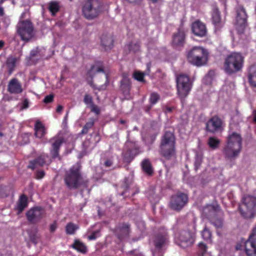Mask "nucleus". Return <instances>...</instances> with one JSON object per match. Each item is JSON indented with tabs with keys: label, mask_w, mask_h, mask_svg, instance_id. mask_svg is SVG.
Returning <instances> with one entry per match:
<instances>
[{
	"label": "nucleus",
	"mask_w": 256,
	"mask_h": 256,
	"mask_svg": "<svg viewBox=\"0 0 256 256\" xmlns=\"http://www.w3.org/2000/svg\"><path fill=\"white\" fill-rule=\"evenodd\" d=\"M71 247L78 252L84 254L88 252L87 246L79 240H75Z\"/></svg>",
	"instance_id": "obj_29"
},
{
	"label": "nucleus",
	"mask_w": 256,
	"mask_h": 256,
	"mask_svg": "<svg viewBox=\"0 0 256 256\" xmlns=\"http://www.w3.org/2000/svg\"><path fill=\"white\" fill-rule=\"evenodd\" d=\"M44 210L40 206H34L30 208L26 214L27 220L32 224H36L42 218Z\"/></svg>",
	"instance_id": "obj_14"
},
{
	"label": "nucleus",
	"mask_w": 256,
	"mask_h": 256,
	"mask_svg": "<svg viewBox=\"0 0 256 256\" xmlns=\"http://www.w3.org/2000/svg\"><path fill=\"white\" fill-rule=\"evenodd\" d=\"M132 183V180L129 178H125L122 184V188L126 190L129 188L130 184Z\"/></svg>",
	"instance_id": "obj_44"
},
{
	"label": "nucleus",
	"mask_w": 256,
	"mask_h": 256,
	"mask_svg": "<svg viewBox=\"0 0 256 256\" xmlns=\"http://www.w3.org/2000/svg\"><path fill=\"white\" fill-rule=\"evenodd\" d=\"M177 94L181 100H184L189 94L192 88L190 77L184 74H180L176 79Z\"/></svg>",
	"instance_id": "obj_8"
},
{
	"label": "nucleus",
	"mask_w": 256,
	"mask_h": 256,
	"mask_svg": "<svg viewBox=\"0 0 256 256\" xmlns=\"http://www.w3.org/2000/svg\"><path fill=\"white\" fill-rule=\"evenodd\" d=\"M98 231L93 232L90 236H88L89 240H95L97 238V234L98 233Z\"/></svg>",
	"instance_id": "obj_50"
},
{
	"label": "nucleus",
	"mask_w": 256,
	"mask_h": 256,
	"mask_svg": "<svg viewBox=\"0 0 256 256\" xmlns=\"http://www.w3.org/2000/svg\"><path fill=\"white\" fill-rule=\"evenodd\" d=\"M154 106V105L151 104L150 103V104H148V105H147V106H144V109L145 112H146L148 113V112H150V110L152 109V106Z\"/></svg>",
	"instance_id": "obj_55"
},
{
	"label": "nucleus",
	"mask_w": 256,
	"mask_h": 256,
	"mask_svg": "<svg viewBox=\"0 0 256 256\" xmlns=\"http://www.w3.org/2000/svg\"><path fill=\"white\" fill-rule=\"evenodd\" d=\"M60 6L59 2L57 1H51L48 4V10L51 13L52 16H54L60 10Z\"/></svg>",
	"instance_id": "obj_34"
},
{
	"label": "nucleus",
	"mask_w": 256,
	"mask_h": 256,
	"mask_svg": "<svg viewBox=\"0 0 256 256\" xmlns=\"http://www.w3.org/2000/svg\"><path fill=\"white\" fill-rule=\"evenodd\" d=\"M188 196L186 194L178 192L172 196L169 202V208L174 210L180 212L188 202Z\"/></svg>",
	"instance_id": "obj_12"
},
{
	"label": "nucleus",
	"mask_w": 256,
	"mask_h": 256,
	"mask_svg": "<svg viewBox=\"0 0 256 256\" xmlns=\"http://www.w3.org/2000/svg\"><path fill=\"white\" fill-rule=\"evenodd\" d=\"M159 154L165 160H172L176 158V138L174 133L166 131L160 138Z\"/></svg>",
	"instance_id": "obj_1"
},
{
	"label": "nucleus",
	"mask_w": 256,
	"mask_h": 256,
	"mask_svg": "<svg viewBox=\"0 0 256 256\" xmlns=\"http://www.w3.org/2000/svg\"><path fill=\"white\" fill-rule=\"evenodd\" d=\"M4 42L2 40H0V50L4 46Z\"/></svg>",
	"instance_id": "obj_64"
},
{
	"label": "nucleus",
	"mask_w": 256,
	"mask_h": 256,
	"mask_svg": "<svg viewBox=\"0 0 256 256\" xmlns=\"http://www.w3.org/2000/svg\"><path fill=\"white\" fill-rule=\"evenodd\" d=\"M63 109V106L61 105H58L56 108V112H60Z\"/></svg>",
	"instance_id": "obj_60"
},
{
	"label": "nucleus",
	"mask_w": 256,
	"mask_h": 256,
	"mask_svg": "<svg viewBox=\"0 0 256 256\" xmlns=\"http://www.w3.org/2000/svg\"><path fill=\"white\" fill-rule=\"evenodd\" d=\"M112 161L111 160H106L104 162V166L106 167H110L112 165Z\"/></svg>",
	"instance_id": "obj_54"
},
{
	"label": "nucleus",
	"mask_w": 256,
	"mask_h": 256,
	"mask_svg": "<svg viewBox=\"0 0 256 256\" xmlns=\"http://www.w3.org/2000/svg\"><path fill=\"white\" fill-rule=\"evenodd\" d=\"M28 106H29L28 100L27 98H25L22 102V106L21 107V109L22 110L26 109V108H28Z\"/></svg>",
	"instance_id": "obj_51"
},
{
	"label": "nucleus",
	"mask_w": 256,
	"mask_h": 256,
	"mask_svg": "<svg viewBox=\"0 0 256 256\" xmlns=\"http://www.w3.org/2000/svg\"><path fill=\"white\" fill-rule=\"evenodd\" d=\"M7 90L11 94H21L23 92V88L18 79L12 78L8 83Z\"/></svg>",
	"instance_id": "obj_21"
},
{
	"label": "nucleus",
	"mask_w": 256,
	"mask_h": 256,
	"mask_svg": "<svg viewBox=\"0 0 256 256\" xmlns=\"http://www.w3.org/2000/svg\"><path fill=\"white\" fill-rule=\"evenodd\" d=\"M4 14V8L2 7H0V16H2Z\"/></svg>",
	"instance_id": "obj_63"
},
{
	"label": "nucleus",
	"mask_w": 256,
	"mask_h": 256,
	"mask_svg": "<svg viewBox=\"0 0 256 256\" xmlns=\"http://www.w3.org/2000/svg\"><path fill=\"white\" fill-rule=\"evenodd\" d=\"M16 58L14 57H9L6 60V66L8 74H11L16 66Z\"/></svg>",
	"instance_id": "obj_35"
},
{
	"label": "nucleus",
	"mask_w": 256,
	"mask_h": 256,
	"mask_svg": "<svg viewBox=\"0 0 256 256\" xmlns=\"http://www.w3.org/2000/svg\"><path fill=\"white\" fill-rule=\"evenodd\" d=\"M48 158L47 154L42 153L34 160H30L28 168L34 170L38 166H42L46 164V159Z\"/></svg>",
	"instance_id": "obj_23"
},
{
	"label": "nucleus",
	"mask_w": 256,
	"mask_h": 256,
	"mask_svg": "<svg viewBox=\"0 0 256 256\" xmlns=\"http://www.w3.org/2000/svg\"><path fill=\"white\" fill-rule=\"evenodd\" d=\"M3 22L6 25H8L10 24V19L8 17L4 16L3 18Z\"/></svg>",
	"instance_id": "obj_56"
},
{
	"label": "nucleus",
	"mask_w": 256,
	"mask_h": 256,
	"mask_svg": "<svg viewBox=\"0 0 256 256\" xmlns=\"http://www.w3.org/2000/svg\"><path fill=\"white\" fill-rule=\"evenodd\" d=\"M244 250L248 256L256 255V226L253 228L248 239L244 242Z\"/></svg>",
	"instance_id": "obj_13"
},
{
	"label": "nucleus",
	"mask_w": 256,
	"mask_h": 256,
	"mask_svg": "<svg viewBox=\"0 0 256 256\" xmlns=\"http://www.w3.org/2000/svg\"><path fill=\"white\" fill-rule=\"evenodd\" d=\"M242 148V138L240 134L233 132L228 136L223 152L226 158L232 160L238 156Z\"/></svg>",
	"instance_id": "obj_4"
},
{
	"label": "nucleus",
	"mask_w": 256,
	"mask_h": 256,
	"mask_svg": "<svg viewBox=\"0 0 256 256\" xmlns=\"http://www.w3.org/2000/svg\"><path fill=\"white\" fill-rule=\"evenodd\" d=\"M242 245L240 244H238L236 245V250H241L242 248Z\"/></svg>",
	"instance_id": "obj_61"
},
{
	"label": "nucleus",
	"mask_w": 256,
	"mask_h": 256,
	"mask_svg": "<svg viewBox=\"0 0 256 256\" xmlns=\"http://www.w3.org/2000/svg\"><path fill=\"white\" fill-rule=\"evenodd\" d=\"M176 243L182 248L191 246L194 242V238L191 232L182 230L176 238Z\"/></svg>",
	"instance_id": "obj_15"
},
{
	"label": "nucleus",
	"mask_w": 256,
	"mask_h": 256,
	"mask_svg": "<svg viewBox=\"0 0 256 256\" xmlns=\"http://www.w3.org/2000/svg\"><path fill=\"white\" fill-rule=\"evenodd\" d=\"M140 42L138 41L130 42L128 45V48L129 51L134 53H136L140 52Z\"/></svg>",
	"instance_id": "obj_37"
},
{
	"label": "nucleus",
	"mask_w": 256,
	"mask_h": 256,
	"mask_svg": "<svg viewBox=\"0 0 256 256\" xmlns=\"http://www.w3.org/2000/svg\"><path fill=\"white\" fill-rule=\"evenodd\" d=\"M45 172L44 170H38L36 172V178L40 180L44 177Z\"/></svg>",
	"instance_id": "obj_47"
},
{
	"label": "nucleus",
	"mask_w": 256,
	"mask_h": 256,
	"mask_svg": "<svg viewBox=\"0 0 256 256\" xmlns=\"http://www.w3.org/2000/svg\"><path fill=\"white\" fill-rule=\"evenodd\" d=\"M202 163V160L200 159H196L194 162V166L195 169L197 170L200 166Z\"/></svg>",
	"instance_id": "obj_53"
},
{
	"label": "nucleus",
	"mask_w": 256,
	"mask_h": 256,
	"mask_svg": "<svg viewBox=\"0 0 256 256\" xmlns=\"http://www.w3.org/2000/svg\"><path fill=\"white\" fill-rule=\"evenodd\" d=\"M222 129V121L218 116H212L206 123V130L208 132L214 134Z\"/></svg>",
	"instance_id": "obj_17"
},
{
	"label": "nucleus",
	"mask_w": 256,
	"mask_h": 256,
	"mask_svg": "<svg viewBox=\"0 0 256 256\" xmlns=\"http://www.w3.org/2000/svg\"><path fill=\"white\" fill-rule=\"evenodd\" d=\"M94 122L95 121L94 118H90V120L86 122L84 126L90 130L93 126Z\"/></svg>",
	"instance_id": "obj_48"
},
{
	"label": "nucleus",
	"mask_w": 256,
	"mask_h": 256,
	"mask_svg": "<svg viewBox=\"0 0 256 256\" xmlns=\"http://www.w3.org/2000/svg\"><path fill=\"white\" fill-rule=\"evenodd\" d=\"M103 7L104 3L100 0H85L82 3V14L86 19L92 20L99 16Z\"/></svg>",
	"instance_id": "obj_6"
},
{
	"label": "nucleus",
	"mask_w": 256,
	"mask_h": 256,
	"mask_svg": "<svg viewBox=\"0 0 256 256\" xmlns=\"http://www.w3.org/2000/svg\"><path fill=\"white\" fill-rule=\"evenodd\" d=\"M28 202L26 196L22 194L20 196L17 204L16 209L19 213L22 212L28 206Z\"/></svg>",
	"instance_id": "obj_32"
},
{
	"label": "nucleus",
	"mask_w": 256,
	"mask_h": 256,
	"mask_svg": "<svg viewBox=\"0 0 256 256\" xmlns=\"http://www.w3.org/2000/svg\"><path fill=\"white\" fill-rule=\"evenodd\" d=\"M238 208L244 218H253L256 216V198L252 196H244Z\"/></svg>",
	"instance_id": "obj_7"
},
{
	"label": "nucleus",
	"mask_w": 256,
	"mask_h": 256,
	"mask_svg": "<svg viewBox=\"0 0 256 256\" xmlns=\"http://www.w3.org/2000/svg\"><path fill=\"white\" fill-rule=\"evenodd\" d=\"M24 138V144H27L30 142L29 134H24L22 135Z\"/></svg>",
	"instance_id": "obj_52"
},
{
	"label": "nucleus",
	"mask_w": 256,
	"mask_h": 256,
	"mask_svg": "<svg viewBox=\"0 0 256 256\" xmlns=\"http://www.w3.org/2000/svg\"><path fill=\"white\" fill-rule=\"evenodd\" d=\"M30 240L34 243H36V235L35 234H29Z\"/></svg>",
	"instance_id": "obj_57"
},
{
	"label": "nucleus",
	"mask_w": 256,
	"mask_h": 256,
	"mask_svg": "<svg viewBox=\"0 0 256 256\" xmlns=\"http://www.w3.org/2000/svg\"><path fill=\"white\" fill-rule=\"evenodd\" d=\"M200 250L199 254L200 256H204L207 250V246L203 242H200L198 244Z\"/></svg>",
	"instance_id": "obj_42"
},
{
	"label": "nucleus",
	"mask_w": 256,
	"mask_h": 256,
	"mask_svg": "<svg viewBox=\"0 0 256 256\" xmlns=\"http://www.w3.org/2000/svg\"><path fill=\"white\" fill-rule=\"evenodd\" d=\"M186 33L183 26H180L177 32L174 33L172 36V44L176 48L183 47L186 42Z\"/></svg>",
	"instance_id": "obj_16"
},
{
	"label": "nucleus",
	"mask_w": 256,
	"mask_h": 256,
	"mask_svg": "<svg viewBox=\"0 0 256 256\" xmlns=\"http://www.w3.org/2000/svg\"><path fill=\"white\" fill-rule=\"evenodd\" d=\"M64 182L70 190H76L82 186L88 188V180H84L80 166H73L65 172Z\"/></svg>",
	"instance_id": "obj_2"
},
{
	"label": "nucleus",
	"mask_w": 256,
	"mask_h": 256,
	"mask_svg": "<svg viewBox=\"0 0 256 256\" xmlns=\"http://www.w3.org/2000/svg\"><path fill=\"white\" fill-rule=\"evenodd\" d=\"M98 72H104V68L102 62H96L95 64L91 66L90 69L88 72V74L92 77L93 74Z\"/></svg>",
	"instance_id": "obj_31"
},
{
	"label": "nucleus",
	"mask_w": 256,
	"mask_h": 256,
	"mask_svg": "<svg viewBox=\"0 0 256 256\" xmlns=\"http://www.w3.org/2000/svg\"><path fill=\"white\" fill-rule=\"evenodd\" d=\"M117 237L122 240L124 238H128L130 229V225L128 223H122L119 224L116 229Z\"/></svg>",
	"instance_id": "obj_24"
},
{
	"label": "nucleus",
	"mask_w": 256,
	"mask_h": 256,
	"mask_svg": "<svg viewBox=\"0 0 256 256\" xmlns=\"http://www.w3.org/2000/svg\"><path fill=\"white\" fill-rule=\"evenodd\" d=\"M89 130V129H88V128H86L84 126L83 127L82 131H81V134H86L88 132Z\"/></svg>",
	"instance_id": "obj_59"
},
{
	"label": "nucleus",
	"mask_w": 256,
	"mask_h": 256,
	"mask_svg": "<svg viewBox=\"0 0 256 256\" xmlns=\"http://www.w3.org/2000/svg\"><path fill=\"white\" fill-rule=\"evenodd\" d=\"M168 230L164 227L158 228V232L153 236L152 242L154 246L152 251L153 256H163L166 246L170 242Z\"/></svg>",
	"instance_id": "obj_5"
},
{
	"label": "nucleus",
	"mask_w": 256,
	"mask_h": 256,
	"mask_svg": "<svg viewBox=\"0 0 256 256\" xmlns=\"http://www.w3.org/2000/svg\"><path fill=\"white\" fill-rule=\"evenodd\" d=\"M144 74L140 72H135L133 74L134 78L138 82H144Z\"/></svg>",
	"instance_id": "obj_41"
},
{
	"label": "nucleus",
	"mask_w": 256,
	"mask_h": 256,
	"mask_svg": "<svg viewBox=\"0 0 256 256\" xmlns=\"http://www.w3.org/2000/svg\"><path fill=\"white\" fill-rule=\"evenodd\" d=\"M220 140L214 136H210L208 138V144L212 150L218 148L220 144Z\"/></svg>",
	"instance_id": "obj_36"
},
{
	"label": "nucleus",
	"mask_w": 256,
	"mask_h": 256,
	"mask_svg": "<svg viewBox=\"0 0 256 256\" xmlns=\"http://www.w3.org/2000/svg\"><path fill=\"white\" fill-rule=\"evenodd\" d=\"M244 58L240 52H234L224 58L223 70L228 76L241 72L244 66Z\"/></svg>",
	"instance_id": "obj_3"
},
{
	"label": "nucleus",
	"mask_w": 256,
	"mask_h": 256,
	"mask_svg": "<svg viewBox=\"0 0 256 256\" xmlns=\"http://www.w3.org/2000/svg\"><path fill=\"white\" fill-rule=\"evenodd\" d=\"M212 20L215 28V31H220L224 26L222 21L220 12L218 8H214L212 12Z\"/></svg>",
	"instance_id": "obj_22"
},
{
	"label": "nucleus",
	"mask_w": 256,
	"mask_h": 256,
	"mask_svg": "<svg viewBox=\"0 0 256 256\" xmlns=\"http://www.w3.org/2000/svg\"><path fill=\"white\" fill-rule=\"evenodd\" d=\"M114 39L110 35L102 34L101 37V46L105 50H110L113 46Z\"/></svg>",
	"instance_id": "obj_26"
},
{
	"label": "nucleus",
	"mask_w": 256,
	"mask_h": 256,
	"mask_svg": "<svg viewBox=\"0 0 256 256\" xmlns=\"http://www.w3.org/2000/svg\"><path fill=\"white\" fill-rule=\"evenodd\" d=\"M160 96L158 93L156 92H152L149 98V102L154 106L160 100Z\"/></svg>",
	"instance_id": "obj_39"
},
{
	"label": "nucleus",
	"mask_w": 256,
	"mask_h": 256,
	"mask_svg": "<svg viewBox=\"0 0 256 256\" xmlns=\"http://www.w3.org/2000/svg\"><path fill=\"white\" fill-rule=\"evenodd\" d=\"M208 53L201 47H194L188 54V61L194 65L201 66L208 61Z\"/></svg>",
	"instance_id": "obj_9"
},
{
	"label": "nucleus",
	"mask_w": 256,
	"mask_h": 256,
	"mask_svg": "<svg viewBox=\"0 0 256 256\" xmlns=\"http://www.w3.org/2000/svg\"><path fill=\"white\" fill-rule=\"evenodd\" d=\"M34 27L30 20H20L17 25V32L21 39L28 41L34 36Z\"/></svg>",
	"instance_id": "obj_11"
},
{
	"label": "nucleus",
	"mask_w": 256,
	"mask_h": 256,
	"mask_svg": "<svg viewBox=\"0 0 256 256\" xmlns=\"http://www.w3.org/2000/svg\"><path fill=\"white\" fill-rule=\"evenodd\" d=\"M218 208L214 205L208 204L204 207L202 211L203 216L217 228H221L223 224L222 218L218 216Z\"/></svg>",
	"instance_id": "obj_10"
},
{
	"label": "nucleus",
	"mask_w": 256,
	"mask_h": 256,
	"mask_svg": "<svg viewBox=\"0 0 256 256\" xmlns=\"http://www.w3.org/2000/svg\"><path fill=\"white\" fill-rule=\"evenodd\" d=\"M140 152V148L136 146L124 150L122 154L123 162L128 164H130Z\"/></svg>",
	"instance_id": "obj_19"
},
{
	"label": "nucleus",
	"mask_w": 256,
	"mask_h": 256,
	"mask_svg": "<svg viewBox=\"0 0 256 256\" xmlns=\"http://www.w3.org/2000/svg\"><path fill=\"white\" fill-rule=\"evenodd\" d=\"M120 89L125 96H128L131 88L130 80L127 77H124L120 82Z\"/></svg>",
	"instance_id": "obj_27"
},
{
	"label": "nucleus",
	"mask_w": 256,
	"mask_h": 256,
	"mask_svg": "<svg viewBox=\"0 0 256 256\" xmlns=\"http://www.w3.org/2000/svg\"><path fill=\"white\" fill-rule=\"evenodd\" d=\"M202 238L206 240H211L212 233L210 230L206 226L202 232Z\"/></svg>",
	"instance_id": "obj_40"
},
{
	"label": "nucleus",
	"mask_w": 256,
	"mask_h": 256,
	"mask_svg": "<svg viewBox=\"0 0 256 256\" xmlns=\"http://www.w3.org/2000/svg\"><path fill=\"white\" fill-rule=\"evenodd\" d=\"M58 227L57 223L56 221H54L52 224L50 226V232H54Z\"/></svg>",
	"instance_id": "obj_49"
},
{
	"label": "nucleus",
	"mask_w": 256,
	"mask_h": 256,
	"mask_svg": "<svg viewBox=\"0 0 256 256\" xmlns=\"http://www.w3.org/2000/svg\"><path fill=\"white\" fill-rule=\"evenodd\" d=\"M46 134V130L44 125L39 120L37 121L34 124V136L36 137L41 138Z\"/></svg>",
	"instance_id": "obj_30"
},
{
	"label": "nucleus",
	"mask_w": 256,
	"mask_h": 256,
	"mask_svg": "<svg viewBox=\"0 0 256 256\" xmlns=\"http://www.w3.org/2000/svg\"><path fill=\"white\" fill-rule=\"evenodd\" d=\"M84 102L86 104L87 106L90 105V106L94 104L92 96L88 94L84 95Z\"/></svg>",
	"instance_id": "obj_43"
},
{
	"label": "nucleus",
	"mask_w": 256,
	"mask_h": 256,
	"mask_svg": "<svg viewBox=\"0 0 256 256\" xmlns=\"http://www.w3.org/2000/svg\"><path fill=\"white\" fill-rule=\"evenodd\" d=\"M236 28L238 31H243L247 24V18L245 9L242 6H239L236 10Z\"/></svg>",
	"instance_id": "obj_18"
},
{
	"label": "nucleus",
	"mask_w": 256,
	"mask_h": 256,
	"mask_svg": "<svg viewBox=\"0 0 256 256\" xmlns=\"http://www.w3.org/2000/svg\"><path fill=\"white\" fill-rule=\"evenodd\" d=\"M54 95L53 94H50L46 96L43 100V102L44 104H50L54 101Z\"/></svg>",
	"instance_id": "obj_46"
},
{
	"label": "nucleus",
	"mask_w": 256,
	"mask_h": 256,
	"mask_svg": "<svg viewBox=\"0 0 256 256\" xmlns=\"http://www.w3.org/2000/svg\"><path fill=\"white\" fill-rule=\"evenodd\" d=\"M90 111L94 112L96 114L98 115L100 112V110L98 106L94 104L90 106Z\"/></svg>",
	"instance_id": "obj_45"
},
{
	"label": "nucleus",
	"mask_w": 256,
	"mask_h": 256,
	"mask_svg": "<svg viewBox=\"0 0 256 256\" xmlns=\"http://www.w3.org/2000/svg\"><path fill=\"white\" fill-rule=\"evenodd\" d=\"M62 142V140L58 138L52 143V148L50 150V153L52 158H58L60 160L59 150Z\"/></svg>",
	"instance_id": "obj_25"
},
{
	"label": "nucleus",
	"mask_w": 256,
	"mask_h": 256,
	"mask_svg": "<svg viewBox=\"0 0 256 256\" xmlns=\"http://www.w3.org/2000/svg\"><path fill=\"white\" fill-rule=\"evenodd\" d=\"M78 228V226L72 222H68L66 226V234H74Z\"/></svg>",
	"instance_id": "obj_38"
},
{
	"label": "nucleus",
	"mask_w": 256,
	"mask_h": 256,
	"mask_svg": "<svg viewBox=\"0 0 256 256\" xmlns=\"http://www.w3.org/2000/svg\"><path fill=\"white\" fill-rule=\"evenodd\" d=\"M174 109L173 107L166 106L165 108V112H171Z\"/></svg>",
	"instance_id": "obj_58"
},
{
	"label": "nucleus",
	"mask_w": 256,
	"mask_h": 256,
	"mask_svg": "<svg viewBox=\"0 0 256 256\" xmlns=\"http://www.w3.org/2000/svg\"><path fill=\"white\" fill-rule=\"evenodd\" d=\"M142 168L143 171L148 175L151 176L153 174L152 166L148 159H144L142 160Z\"/></svg>",
	"instance_id": "obj_33"
},
{
	"label": "nucleus",
	"mask_w": 256,
	"mask_h": 256,
	"mask_svg": "<svg viewBox=\"0 0 256 256\" xmlns=\"http://www.w3.org/2000/svg\"><path fill=\"white\" fill-rule=\"evenodd\" d=\"M253 114L254 116L253 120L254 122L256 123V110H254Z\"/></svg>",
	"instance_id": "obj_62"
},
{
	"label": "nucleus",
	"mask_w": 256,
	"mask_h": 256,
	"mask_svg": "<svg viewBox=\"0 0 256 256\" xmlns=\"http://www.w3.org/2000/svg\"><path fill=\"white\" fill-rule=\"evenodd\" d=\"M248 82L250 84L256 87V66L252 65L248 69Z\"/></svg>",
	"instance_id": "obj_28"
},
{
	"label": "nucleus",
	"mask_w": 256,
	"mask_h": 256,
	"mask_svg": "<svg viewBox=\"0 0 256 256\" xmlns=\"http://www.w3.org/2000/svg\"><path fill=\"white\" fill-rule=\"evenodd\" d=\"M192 30L194 35L200 37L206 36L207 32L206 25L200 20L192 23Z\"/></svg>",
	"instance_id": "obj_20"
}]
</instances>
